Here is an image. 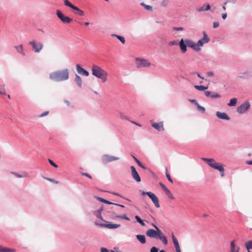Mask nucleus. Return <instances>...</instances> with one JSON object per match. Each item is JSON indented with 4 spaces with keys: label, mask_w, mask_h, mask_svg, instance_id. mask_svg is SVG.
I'll list each match as a JSON object with an SVG mask.
<instances>
[{
    "label": "nucleus",
    "mask_w": 252,
    "mask_h": 252,
    "mask_svg": "<svg viewBox=\"0 0 252 252\" xmlns=\"http://www.w3.org/2000/svg\"><path fill=\"white\" fill-rule=\"evenodd\" d=\"M152 225L156 230L153 229L147 230L146 232L147 236L150 238L159 239L161 241L164 245H167L168 241L166 237L163 235L158 226L154 224H152Z\"/></svg>",
    "instance_id": "1"
},
{
    "label": "nucleus",
    "mask_w": 252,
    "mask_h": 252,
    "mask_svg": "<svg viewBox=\"0 0 252 252\" xmlns=\"http://www.w3.org/2000/svg\"><path fill=\"white\" fill-rule=\"evenodd\" d=\"M69 70L64 69L51 73L49 75V78L55 82L64 81L69 79Z\"/></svg>",
    "instance_id": "2"
},
{
    "label": "nucleus",
    "mask_w": 252,
    "mask_h": 252,
    "mask_svg": "<svg viewBox=\"0 0 252 252\" xmlns=\"http://www.w3.org/2000/svg\"><path fill=\"white\" fill-rule=\"evenodd\" d=\"M203 37L200 39L197 43H195L193 41H187L188 47L191 48L196 52L200 51L201 47H202L204 44L208 43L210 40L205 32H203Z\"/></svg>",
    "instance_id": "3"
},
{
    "label": "nucleus",
    "mask_w": 252,
    "mask_h": 252,
    "mask_svg": "<svg viewBox=\"0 0 252 252\" xmlns=\"http://www.w3.org/2000/svg\"><path fill=\"white\" fill-rule=\"evenodd\" d=\"M92 74L94 76L101 80L103 83L106 82L107 79V73L100 66L94 64L92 68Z\"/></svg>",
    "instance_id": "4"
},
{
    "label": "nucleus",
    "mask_w": 252,
    "mask_h": 252,
    "mask_svg": "<svg viewBox=\"0 0 252 252\" xmlns=\"http://www.w3.org/2000/svg\"><path fill=\"white\" fill-rule=\"evenodd\" d=\"M201 159L206 162L209 166L219 170L220 172L221 177L224 176V169L220 163L216 162L215 159L212 158H202Z\"/></svg>",
    "instance_id": "5"
},
{
    "label": "nucleus",
    "mask_w": 252,
    "mask_h": 252,
    "mask_svg": "<svg viewBox=\"0 0 252 252\" xmlns=\"http://www.w3.org/2000/svg\"><path fill=\"white\" fill-rule=\"evenodd\" d=\"M64 4L70 7L72 9H73L74 12V14L77 15H79L80 16H83L84 15V12L79 9L78 7L73 5L71 2H70L68 0H63Z\"/></svg>",
    "instance_id": "6"
},
{
    "label": "nucleus",
    "mask_w": 252,
    "mask_h": 252,
    "mask_svg": "<svg viewBox=\"0 0 252 252\" xmlns=\"http://www.w3.org/2000/svg\"><path fill=\"white\" fill-rule=\"evenodd\" d=\"M56 15L58 18L64 24H69L73 21V19L67 16L64 15L60 10L56 11Z\"/></svg>",
    "instance_id": "7"
},
{
    "label": "nucleus",
    "mask_w": 252,
    "mask_h": 252,
    "mask_svg": "<svg viewBox=\"0 0 252 252\" xmlns=\"http://www.w3.org/2000/svg\"><path fill=\"white\" fill-rule=\"evenodd\" d=\"M120 159L119 157L105 154L101 157V161L103 164H107L110 162L118 160Z\"/></svg>",
    "instance_id": "8"
},
{
    "label": "nucleus",
    "mask_w": 252,
    "mask_h": 252,
    "mask_svg": "<svg viewBox=\"0 0 252 252\" xmlns=\"http://www.w3.org/2000/svg\"><path fill=\"white\" fill-rule=\"evenodd\" d=\"M136 64L137 67L142 68L149 67L151 63L146 59L137 58L136 59Z\"/></svg>",
    "instance_id": "9"
},
{
    "label": "nucleus",
    "mask_w": 252,
    "mask_h": 252,
    "mask_svg": "<svg viewBox=\"0 0 252 252\" xmlns=\"http://www.w3.org/2000/svg\"><path fill=\"white\" fill-rule=\"evenodd\" d=\"M35 53H39L43 47V44L41 42H37L35 40L29 42Z\"/></svg>",
    "instance_id": "10"
},
{
    "label": "nucleus",
    "mask_w": 252,
    "mask_h": 252,
    "mask_svg": "<svg viewBox=\"0 0 252 252\" xmlns=\"http://www.w3.org/2000/svg\"><path fill=\"white\" fill-rule=\"evenodd\" d=\"M250 107V104L249 102L246 101L237 107V111L240 114H243L248 110Z\"/></svg>",
    "instance_id": "11"
},
{
    "label": "nucleus",
    "mask_w": 252,
    "mask_h": 252,
    "mask_svg": "<svg viewBox=\"0 0 252 252\" xmlns=\"http://www.w3.org/2000/svg\"><path fill=\"white\" fill-rule=\"evenodd\" d=\"M204 94L207 97L212 99L220 98L221 97L220 94L215 92L205 91Z\"/></svg>",
    "instance_id": "12"
},
{
    "label": "nucleus",
    "mask_w": 252,
    "mask_h": 252,
    "mask_svg": "<svg viewBox=\"0 0 252 252\" xmlns=\"http://www.w3.org/2000/svg\"><path fill=\"white\" fill-rule=\"evenodd\" d=\"M187 41H192L189 39H186L184 40L183 38H182L179 42V45L180 46V49L182 53H185L187 51V47H188V44Z\"/></svg>",
    "instance_id": "13"
},
{
    "label": "nucleus",
    "mask_w": 252,
    "mask_h": 252,
    "mask_svg": "<svg viewBox=\"0 0 252 252\" xmlns=\"http://www.w3.org/2000/svg\"><path fill=\"white\" fill-rule=\"evenodd\" d=\"M130 169L131 171V176L132 178L137 182H141V178L137 172L135 167L134 166H130Z\"/></svg>",
    "instance_id": "14"
},
{
    "label": "nucleus",
    "mask_w": 252,
    "mask_h": 252,
    "mask_svg": "<svg viewBox=\"0 0 252 252\" xmlns=\"http://www.w3.org/2000/svg\"><path fill=\"white\" fill-rule=\"evenodd\" d=\"M95 224L96 225H99L101 227H106L109 229H116L117 228L121 226V225L120 224H113V223H112L110 222L107 223V224H104V223L99 224V223H97L96 222H95Z\"/></svg>",
    "instance_id": "15"
},
{
    "label": "nucleus",
    "mask_w": 252,
    "mask_h": 252,
    "mask_svg": "<svg viewBox=\"0 0 252 252\" xmlns=\"http://www.w3.org/2000/svg\"><path fill=\"white\" fill-rule=\"evenodd\" d=\"M76 67L77 72L79 74L85 76H88L89 75V72L82 67L79 64H77Z\"/></svg>",
    "instance_id": "16"
},
{
    "label": "nucleus",
    "mask_w": 252,
    "mask_h": 252,
    "mask_svg": "<svg viewBox=\"0 0 252 252\" xmlns=\"http://www.w3.org/2000/svg\"><path fill=\"white\" fill-rule=\"evenodd\" d=\"M149 197L151 199L153 203L157 208H159L160 207L158 202V199L154 193L151 192V193L149 194Z\"/></svg>",
    "instance_id": "17"
},
{
    "label": "nucleus",
    "mask_w": 252,
    "mask_h": 252,
    "mask_svg": "<svg viewBox=\"0 0 252 252\" xmlns=\"http://www.w3.org/2000/svg\"><path fill=\"white\" fill-rule=\"evenodd\" d=\"M152 126L158 131L164 130L163 124L162 122L159 123H153L152 124Z\"/></svg>",
    "instance_id": "18"
},
{
    "label": "nucleus",
    "mask_w": 252,
    "mask_h": 252,
    "mask_svg": "<svg viewBox=\"0 0 252 252\" xmlns=\"http://www.w3.org/2000/svg\"><path fill=\"white\" fill-rule=\"evenodd\" d=\"M217 117L220 119L225 120H229L230 117L228 116V115L224 112H220L219 111L217 112L216 113Z\"/></svg>",
    "instance_id": "19"
},
{
    "label": "nucleus",
    "mask_w": 252,
    "mask_h": 252,
    "mask_svg": "<svg viewBox=\"0 0 252 252\" xmlns=\"http://www.w3.org/2000/svg\"><path fill=\"white\" fill-rule=\"evenodd\" d=\"M211 8V6L209 4H204L203 6L200 7H197L196 8V10L198 12H200L202 11H206L210 10Z\"/></svg>",
    "instance_id": "20"
},
{
    "label": "nucleus",
    "mask_w": 252,
    "mask_h": 252,
    "mask_svg": "<svg viewBox=\"0 0 252 252\" xmlns=\"http://www.w3.org/2000/svg\"><path fill=\"white\" fill-rule=\"evenodd\" d=\"M240 247L235 245V240L230 242V252H239Z\"/></svg>",
    "instance_id": "21"
},
{
    "label": "nucleus",
    "mask_w": 252,
    "mask_h": 252,
    "mask_svg": "<svg viewBox=\"0 0 252 252\" xmlns=\"http://www.w3.org/2000/svg\"><path fill=\"white\" fill-rule=\"evenodd\" d=\"M74 82L76 83V84L78 86V87H79V88L82 87V79L80 76L76 74H75V76Z\"/></svg>",
    "instance_id": "22"
},
{
    "label": "nucleus",
    "mask_w": 252,
    "mask_h": 252,
    "mask_svg": "<svg viewBox=\"0 0 252 252\" xmlns=\"http://www.w3.org/2000/svg\"><path fill=\"white\" fill-rule=\"evenodd\" d=\"M136 237L138 241L142 244H144L146 243V237L144 235L137 234L136 235Z\"/></svg>",
    "instance_id": "23"
},
{
    "label": "nucleus",
    "mask_w": 252,
    "mask_h": 252,
    "mask_svg": "<svg viewBox=\"0 0 252 252\" xmlns=\"http://www.w3.org/2000/svg\"><path fill=\"white\" fill-rule=\"evenodd\" d=\"M250 72L248 71L240 72L238 74V77L242 79H246L248 78Z\"/></svg>",
    "instance_id": "24"
},
{
    "label": "nucleus",
    "mask_w": 252,
    "mask_h": 252,
    "mask_svg": "<svg viewBox=\"0 0 252 252\" xmlns=\"http://www.w3.org/2000/svg\"><path fill=\"white\" fill-rule=\"evenodd\" d=\"M15 49L16 50V51L22 55L23 56H25V53L23 50V47L22 45H19L17 46H15Z\"/></svg>",
    "instance_id": "25"
},
{
    "label": "nucleus",
    "mask_w": 252,
    "mask_h": 252,
    "mask_svg": "<svg viewBox=\"0 0 252 252\" xmlns=\"http://www.w3.org/2000/svg\"><path fill=\"white\" fill-rule=\"evenodd\" d=\"M103 210V208L101 207L98 210L94 211V215L99 219L103 220L102 217L101 216V212Z\"/></svg>",
    "instance_id": "26"
},
{
    "label": "nucleus",
    "mask_w": 252,
    "mask_h": 252,
    "mask_svg": "<svg viewBox=\"0 0 252 252\" xmlns=\"http://www.w3.org/2000/svg\"><path fill=\"white\" fill-rule=\"evenodd\" d=\"M11 173L14 175L15 177L19 178H24L28 177V174L26 172H23L22 174H20L15 172H11Z\"/></svg>",
    "instance_id": "27"
},
{
    "label": "nucleus",
    "mask_w": 252,
    "mask_h": 252,
    "mask_svg": "<svg viewBox=\"0 0 252 252\" xmlns=\"http://www.w3.org/2000/svg\"><path fill=\"white\" fill-rule=\"evenodd\" d=\"M15 249L3 247L0 246V252H15Z\"/></svg>",
    "instance_id": "28"
},
{
    "label": "nucleus",
    "mask_w": 252,
    "mask_h": 252,
    "mask_svg": "<svg viewBox=\"0 0 252 252\" xmlns=\"http://www.w3.org/2000/svg\"><path fill=\"white\" fill-rule=\"evenodd\" d=\"M113 37H116L118 40H119L123 44H125L126 40L125 38L121 35H117L116 34H112L111 35Z\"/></svg>",
    "instance_id": "29"
},
{
    "label": "nucleus",
    "mask_w": 252,
    "mask_h": 252,
    "mask_svg": "<svg viewBox=\"0 0 252 252\" xmlns=\"http://www.w3.org/2000/svg\"><path fill=\"white\" fill-rule=\"evenodd\" d=\"M245 245L248 252H251L250 250L252 249V241H249L247 242Z\"/></svg>",
    "instance_id": "30"
},
{
    "label": "nucleus",
    "mask_w": 252,
    "mask_h": 252,
    "mask_svg": "<svg viewBox=\"0 0 252 252\" xmlns=\"http://www.w3.org/2000/svg\"><path fill=\"white\" fill-rule=\"evenodd\" d=\"M132 158H134L135 162L137 163V164L140 167L142 168L143 169H146L145 166L141 163V162L138 160L135 157H134L133 155H131Z\"/></svg>",
    "instance_id": "31"
},
{
    "label": "nucleus",
    "mask_w": 252,
    "mask_h": 252,
    "mask_svg": "<svg viewBox=\"0 0 252 252\" xmlns=\"http://www.w3.org/2000/svg\"><path fill=\"white\" fill-rule=\"evenodd\" d=\"M140 5L144 7L145 9L148 11H152L153 10V7L152 6L149 5H147L144 2H141Z\"/></svg>",
    "instance_id": "32"
},
{
    "label": "nucleus",
    "mask_w": 252,
    "mask_h": 252,
    "mask_svg": "<svg viewBox=\"0 0 252 252\" xmlns=\"http://www.w3.org/2000/svg\"><path fill=\"white\" fill-rule=\"evenodd\" d=\"M172 239L173 242L174 244L175 248H177L180 246L178 242L177 238L175 237L173 233H172Z\"/></svg>",
    "instance_id": "33"
},
{
    "label": "nucleus",
    "mask_w": 252,
    "mask_h": 252,
    "mask_svg": "<svg viewBox=\"0 0 252 252\" xmlns=\"http://www.w3.org/2000/svg\"><path fill=\"white\" fill-rule=\"evenodd\" d=\"M159 185L162 188V189L164 190L165 194H169L170 192V190L167 188V187L162 183H159Z\"/></svg>",
    "instance_id": "34"
},
{
    "label": "nucleus",
    "mask_w": 252,
    "mask_h": 252,
    "mask_svg": "<svg viewBox=\"0 0 252 252\" xmlns=\"http://www.w3.org/2000/svg\"><path fill=\"white\" fill-rule=\"evenodd\" d=\"M237 102V99L233 98L230 99L229 103L228 104L229 106H234L236 105Z\"/></svg>",
    "instance_id": "35"
},
{
    "label": "nucleus",
    "mask_w": 252,
    "mask_h": 252,
    "mask_svg": "<svg viewBox=\"0 0 252 252\" xmlns=\"http://www.w3.org/2000/svg\"><path fill=\"white\" fill-rule=\"evenodd\" d=\"M194 88H195L196 90H199L200 91H205L206 89H208V87H205L203 86H198V85H195L194 86Z\"/></svg>",
    "instance_id": "36"
},
{
    "label": "nucleus",
    "mask_w": 252,
    "mask_h": 252,
    "mask_svg": "<svg viewBox=\"0 0 252 252\" xmlns=\"http://www.w3.org/2000/svg\"><path fill=\"white\" fill-rule=\"evenodd\" d=\"M135 219L142 226H145V223L144 222V221L138 216H135Z\"/></svg>",
    "instance_id": "37"
},
{
    "label": "nucleus",
    "mask_w": 252,
    "mask_h": 252,
    "mask_svg": "<svg viewBox=\"0 0 252 252\" xmlns=\"http://www.w3.org/2000/svg\"><path fill=\"white\" fill-rule=\"evenodd\" d=\"M0 94L5 95L6 91L5 90V85L2 84L0 85Z\"/></svg>",
    "instance_id": "38"
},
{
    "label": "nucleus",
    "mask_w": 252,
    "mask_h": 252,
    "mask_svg": "<svg viewBox=\"0 0 252 252\" xmlns=\"http://www.w3.org/2000/svg\"><path fill=\"white\" fill-rule=\"evenodd\" d=\"M115 218H120L122 219H124L127 220H129L130 219L128 217H127L126 215L124 214L122 215H116L115 217Z\"/></svg>",
    "instance_id": "39"
},
{
    "label": "nucleus",
    "mask_w": 252,
    "mask_h": 252,
    "mask_svg": "<svg viewBox=\"0 0 252 252\" xmlns=\"http://www.w3.org/2000/svg\"><path fill=\"white\" fill-rule=\"evenodd\" d=\"M98 200H99L100 201L102 202H103V203H105L106 204H113V203H112L107 200H105L102 198H101V197H98L97 198Z\"/></svg>",
    "instance_id": "40"
},
{
    "label": "nucleus",
    "mask_w": 252,
    "mask_h": 252,
    "mask_svg": "<svg viewBox=\"0 0 252 252\" xmlns=\"http://www.w3.org/2000/svg\"><path fill=\"white\" fill-rule=\"evenodd\" d=\"M197 110L202 113H204L205 111V109L204 107L201 106L199 104L196 105Z\"/></svg>",
    "instance_id": "41"
},
{
    "label": "nucleus",
    "mask_w": 252,
    "mask_h": 252,
    "mask_svg": "<svg viewBox=\"0 0 252 252\" xmlns=\"http://www.w3.org/2000/svg\"><path fill=\"white\" fill-rule=\"evenodd\" d=\"M168 4V0H162L161 2V5L163 7H166Z\"/></svg>",
    "instance_id": "42"
},
{
    "label": "nucleus",
    "mask_w": 252,
    "mask_h": 252,
    "mask_svg": "<svg viewBox=\"0 0 252 252\" xmlns=\"http://www.w3.org/2000/svg\"><path fill=\"white\" fill-rule=\"evenodd\" d=\"M166 176L168 180L170 182L172 183H173V180H172V178H171V176H170V174L168 173L167 169H166Z\"/></svg>",
    "instance_id": "43"
},
{
    "label": "nucleus",
    "mask_w": 252,
    "mask_h": 252,
    "mask_svg": "<svg viewBox=\"0 0 252 252\" xmlns=\"http://www.w3.org/2000/svg\"><path fill=\"white\" fill-rule=\"evenodd\" d=\"M178 44V43L177 41H176V40H173V41H170L168 43V45L169 46H172L175 45H177Z\"/></svg>",
    "instance_id": "44"
},
{
    "label": "nucleus",
    "mask_w": 252,
    "mask_h": 252,
    "mask_svg": "<svg viewBox=\"0 0 252 252\" xmlns=\"http://www.w3.org/2000/svg\"><path fill=\"white\" fill-rule=\"evenodd\" d=\"M45 179H46V180L47 181H49L50 182H53V183H54L55 184H58L59 182L58 181H57L56 180H55L54 179H51V178H44Z\"/></svg>",
    "instance_id": "45"
},
{
    "label": "nucleus",
    "mask_w": 252,
    "mask_h": 252,
    "mask_svg": "<svg viewBox=\"0 0 252 252\" xmlns=\"http://www.w3.org/2000/svg\"><path fill=\"white\" fill-rule=\"evenodd\" d=\"M158 249L156 247H153L150 250V252H158Z\"/></svg>",
    "instance_id": "46"
},
{
    "label": "nucleus",
    "mask_w": 252,
    "mask_h": 252,
    "mask_svg": "<svg viewBox=\"0 0 252 252\" xmlns=\"http://www.w3.org/2000/svg\"><path fill=\"white\" fill-rule=\"evenodd\" d=\"M48 161H49V163L52 165L53 166L55 167H58V165L55 163L53 160H52L51 159H48Z\"/></svg>",
    "instance_id": "47"
},
{
    "label": "nucleus",
    "mask_w": 252,
    "mask_h": 252,
    "mask_svg": "<svg viewBox=\"0 0 252 252\" xmlns=\"http://www.w3.org/2000/svg\"><path fill=\"white\" fill-rule=\"evenodd\" d=\"M173 30L177 31H182L184 30V28L182 27H174Z\"/></svg>",
    "instance_id": "48"
},
{
    "label": "nucleus",
    "mask_w": 252,
    "mask_h": 252,
    "mask_svg": "<svg viewBox=\"0 0 252 252\" xmlns=\"http://www.w3.org/2000/svg\"><path fill=\"white\" fill-rule=\"evenodd\" d=\"M140 191L141 192V195H147L148 196H149V194H150L151 193V191H149V192H145L144 191H142V190H140Z\"/></svg>",
    "instance_id": "49"
},
{
    "label": "nucleus",
    "mask_w": 252,
    "mask_h": 252,
    "mask_svg": "<svg viewBox=\"0 0 252 252\" xmlns=\"http://www.w3.org/2000/svg\"><path fill=\"white\" fill-rule=\"evenodd\" d=\"M120 117L122 119L128 120L127 118L123 113H120Z\"/></svg>",
    "instance_id": "50"
},
{
    "label": "nucleus",
    "mask_w": 252,
    "mask_h": 252,
    "mask_svg": "<svg viewBox=\"0 0 252 252\" xmlns=\"http://www.w3.org/2000/svg\"><path fill=\"white\" fill-rule=\"evenodd\" d=\"M82 176H86L90 179H92V176L88 173H82Z\"/></svg>",
    "instance_id": "51"
},
{
    "label": "nucleus",
    "mask_w": 252,
    "mask_h": 252,
    "mask_svg": "<svg viewBox=\"0 0 252 252\" xmlns=\"http://www.w3.org/2000/svg\"><path fill=\"white\" fill-rule=\"evenodd\" d=\"M219 26V23L218 22H214L213 23V28L216 29Z\"/></svg>",
    "instance_id": "52"
},
{
    "label": "nucleus",
    "mask_w": 252,
    "mask_h": 252,
    "mask_svg": "<svg viewBox=\"0 0 252 252\" xmlns=\"http://www.w3.org/2000/svg\"><path fill=\"white\" fill-rule=\"evenodd\" d=\"M48 114H49V111H45V112L42 113V114H41L39 116L40 117H43L48 115Z\"/></svg>",
    "instance_id": "53"
},
{
    "label": "nucleus",
    "mask_w": 252,
    "mask_h": 252,
    "mask_svg": "<svg viewBox=\"0 0 252 252\" xmlns=\"http://www.w3.org/2000/svg\"><path fill=\"white\" fill-rule=\"evenodd\" d=\"M207 75L209 77L214 76V73L213 71H209L207 72Z\"/></svg>",
    "instance_id": "54"
},
{
    "label": "nucleus",
    "mask_w": 252,
    "mask_h": 252,
    "mask_svg": "<svg viewBox=\"0 0 252 252\" xmlns=\"http://www.w3.org/2000/svg\"><path fill=\"white\" fill-rule=\"evenodd\" d=\"M168 197L169 198H170V199H174V196H173V195L172 194L171 191H170V192L169 194H166Z\"/></svg>",
    "instance_id": "55"
},
{
    "label": "nucleus",
    "mask_w": 252,
    "mask_h": 252,
    "mask_svg": "<svg viewBox=\"0 0 252 252\" xmlns=\"http://www.w3.org/2000/svg\"><path fill=\"white\" fill-rule=\"evenodd\" d=\"M100 251H101V252H109V250L105 248H102L101 249Z\"/></svg>",
    "instance_id": "56"
},
{
    "label": "nucleus",
    "mask_w": 252,
    "mask_h": 252,
    "mask_svg": "<svg viewBox=\"0 0 252 252\" xmlns=\"http://www.w3.org/2000/svg\"><path fill=\"white\" fill-rule=\"evenodd\" d=\"M189 101L191 102V103H194L196 106L198 104V103H197V102L196 101V100L195 99H191V100H189Z\"/></svg>",
    "instance_id": "57"
},
{
    "label": "nucleus",
    "mask_w": 252,
    "mask_h": 252,
    "mask_svg": "<svg viewBox=\"0 0 252 252\" xmlns=\"http://www.w3.org/2000/svg\"><path fill=\"white\" fill-rule=\"evenodd\" d=\"M227 17V13H222V18L223 19V20H225Z\"/></svg>",
    "instance_id": "58"
},
{
    "label": "nucleus",
    "mask_w": 252,
    "mask_h": 252,
    "mask_svg": "<svg viewBox=\"0 0 252 252\" xmlns=\"http://www.w3.org/2000/svg\"><path fill=\"white\" fill-rule=\"evenodd\" d=\"M227 4V2H225L223 5H222V8L223 9V10H226V4Z\"/></svg>",
    "instance_id": "59"
},
{
    "label": "nucleus",
    "mask_w": 252,
    "mask_h": 252,
    "mask_svg": "<svg viewBox=\"0 0 252 252\" xmlns=\"http://www.w3.org/2000/svg\"><path fill=\"white\" fill-rule=\"evenodd\" d=\"M175 249H176V252H181L180 246L178 247L175 248Z\"/></svg>",
    "instance_id": "60"
},
{
    "label": "nucleus",
    "mask_w": 252,
    "mask_h": 252,
    "mask_svg": "<svg viewBox=\"0 0 252 252\" xmlns=\"http://www.w3.org/2000/svg\"><path fill=\"white\" fill-rule=\"evenodd\" d=\"M64 102L67 105V106H69L70 102H69V101L68 100H64Z\"/></svg>",
    "instance_id": "61"
},
{
    "label": "nucleus",
    "mask_w": 252,
    "mask_h": 252,
    "mask_svg": "<svg viewBox=\"0 0 252 252\" xmlns=\"http://www.w3.org/2000/svg\"><path fill=\"white\" fill-rule=\"evenodd\" d=\"M113 204L115 205L116 206H120L121 207H123V208H124L125 207L123 205H122V204H117V203H113Z\"/></svg>",
    "instance_id": "62"
},
{
    "label": "nucleus",
    "mask_w": 252,
    "mask_h": 252,
    "mask_svg": "<svg viewBox=\"0 0 252 252\" xmlns=\"http://www.w3.org/2000/svg\"><path fill=\"white\" fill-rule=\"evenodd\" d=\"M197 76H198L199 78H200V79H204V77H202V76H201V75H200V74L199 73H197Z\"/></svg>",
    "instance_id": "63"
},
{
    "label": "nucleus",
    "mask_w": 252,
    "mask_h": 252,
    "mask_svg": "<svg viewBox=\"0 0 252 252\" xmlns=\"http://www.w3.org/2000/svg\"><path fill=\"white\" fill-rule=\"evenodd\" d=\"M246 163L247 164L252 165V160L247 161H246Z\"/></svg>",
    "instance_id": "64"
}]
</instances>
